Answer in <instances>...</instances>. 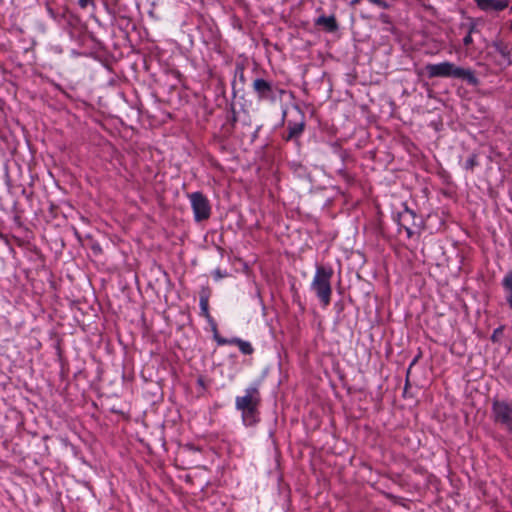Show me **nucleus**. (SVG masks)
Masks as SVG:
<instances>
[{
	"mask_svg": "<svg viewBox=\"0 0 512 512\" xmlns=\"http://www.w3.org/2000/svg\"><path fill=\"white\" fill-rule=\"evenodd\" d=\"M261 404L260 383L253 382L244 390V395L235 398V408L241 412L245 426H253L259 421Z\"/></svg>",
	"mask_w": 512,
	"mask_h": 512,
	"instance_id": "obj_1",
	"label": "nucleus"
},
{
	"mask_svg": "<svg viewBox=\"0 0 512 512\" xmlns=\"http://www.w3.org/2000/svg\"><path fill=\"white\" fill-rule=\"evenodd\" d=\"M425 71L429 78L444 77L465 80L472 86H477L479 80L473 70L456 66L454 63L444 61L437 64H427Z\"/></svg>",
	"mask_w": 512,
	"mask_h": 512,
	"instance_id": "obj_2",
	"label": "nucleus"
},
{
	"mask_svg": "<svg viewBox=\"0 0 512 512\" xmlns=\"http://www.w3.org/2000/svg\"><path fill=\"white\" fill-rule=\"evenodd\" d=\"M333 273L334 271L331 266L317 265L310 284L311 291L316 295L324 307L328 306L331 301V279L333 277Z\"/></svg>",
	"mask_w": 512,
	"mask_h": 512,
	"instance_id": "obj_3",
	"label": "nucleus"
},
{
	"mask_svg": "<svg viewBox=\"0 0 512 512\" xmlns=\"http://www.w3.org/2000/svg\"><path fill=\"white\" fill-rule=\"evenodd\" d=\"M491 411L494 422L499 423L512 433V403L505 400H494Z\"/></svg>",
	"mask_w": 512,
	"mask_h": 512,
	"instance_id": "obj_4",
	"label": "nucleus"
},
{
	"mask_svg": "<svg viewBox=\"0 0 512 512\" xmlns=\"http://www.w3.org/2000/svg\"><path fill=\"white\" fill-rule=\"evenodd\" d=\"M191 207L196 221H202L209 218L211 207L208 199L200 192H194L189 195Z\"/></svg>",
	"mask_w": 512,
	"mask_h": 512,
	"instance_id": "obj_5",
	"label": "nucleus"
},
{
	"mask_svg": "<svg viewBox=\"0 0 512 512\" xmlns=\"http://www.w3.org/2000/svg\"><path fill=\"white\" fill-rule=\"evenodd\" d=\"M477 6L485 12L502 11L508 7V0H474Z\"/></svg>",
	"mask_w": 512,
	"mask_h": 512,
	"instance_id": "obj_6",
	"label": "nucleus"
},
{
	"mask_svg": "<svg viewBox=\"0 0 512 512\" xmlns=\"http://www.w3.org/2000/svg\"><path fill=\"white\" fill-rule=\"evenodd\" d=\"M253 89L259 98H267L272 92V85L264 79L257 78L253 82Z\"/></svg>",
	"mask_w": 512,
	"mask_h": 512,
	"instance_id": "obj_7",
	"label": "nucleus"
},
{
	"mask_svg": "<svg viewBox=\"0 0 512 512\" xmlns=\"http://www.w3.org/2000/svg\"><path fill=\"white\" fill-rule=\"evenodd\" d=\"M501 284L504 290L506 303L509 309L512 311V270L508 271L504 275Z\"/></svg>",
	"mask_w": 512,
	"mask_h": 512,
	"instance_id": "obj_8",
	"label": "nucleus"
},
{
	"mask_svg": "<svg viewBox=\"0 0 512 512\" xmlns=\"http://www.w3.org/2000/svg\"><path fill=\"white\" fill-rule=\"evenodd\" d=\"M209 296L210 292L208 289H203L200 293L199 306L200 313L204 316L209 322H213L212 317L209 313Z\"/></svg>",
	"mask_w": 512,
	"mask_h": 512,
	"instance_id": "obj_9",
	"label": "nucleus"
},
{
	"mask_svg": "<svg viewBox=\"0 0 512 512\" xmlns=\"http://www.w3.org/2000/svg\"><path fill=\"white\" fill-rule=\"evenodd\" d=\"M316 24L323 26L329 32H333L338 28L334 16H320L317 18Z\"/></svg>",
	"mask_w": 512,
	"mask_h": 512,
	"instance_id": "obj_10",
	"label": "nucleus"
},
{
	"mask_svg": "<svg viewBox=\"0 0 512 512\" xmlns=\"http://www.w3.org/2000/svg\"><path fill=\"white\" fill-rule=\"evenodd\" d=\"M289 132H288V136H287V139H292V138H295V137H298L299 135H301V133L303 132V128H304V124L303 123H294V124H291L289 123Z\"/></svg>",
	"mask_w": 512,
	"mask_h": 512,
	"instance_id": "obj_11",
	"label": "nucleus"
},
{
	"mask_svg": "<svg viewBox=\"0 0 512 512\" xmlns=\"http://www.w3.org/2000/svg\"><path fill=\"white\" fill-rule=\"evenodd\" d=\"M237 342H238L237 346L243 354L250 355L253 353L254 349L250 342L242 340V339Z\"/></svg>",
	"mask_w": 512,
	"mask_h": 512,
	"instance_id": "obj_12",
	"label": "nucleus"
},
{
	"mask_svg": "<svg viewBox=\"0 0 512 512\" xmlns=\"http://www.w3.org/2000/svg\"><path fill=\"white\" fill-rule=\"evenodd\" d=\"M476 165H477L476 155H471L465 162V168L468 170H472Z\"/></svg>",
	"mask_w": 512,
	"mask_h": 512,
	"instance_id": "obj_13",
	"label": "nucleus"
},
{
	"mask_svg": "<svg viewBox=\"0 0 512 512\" xmlns=\"http://www.w3.org/2000/svg\"><path fill=\"white\" fill-rule=\"evenodd\" d=\"M227 276H228L227 271H222L221 269H215L213 271V277L216 281H218L224 277H227Z\"/></svg>",
	"mask_w": 512,
	"mask_h": 512,
	"instance_id": "obj_14",
	"label": "nucleus"
},
{
	"mask_svg": "<svg viewBox=\"0 0 512 512\" xmlns=\"http://www.w3.org/2000/svg\"><path fill=\"white\" fill-rule=\"evenodd\" d=\"M370 3L377 5L380 8L387 9L389 7L388 3L383 0H368Z\"/></svg>",
	"mask_w": 512,
	"mask_h": 512,
	"instance_id": "obj_15",
	"label": "nucleus"
},
{
	"mask_svg": "<svg viewBox=\"0 0 512 512\" xmlns=\"http://www.w3.org/2000/svg\"><path fill=\"white\" fill-rule=\"evenodd\" d=\"M411 217V218H414L415 217V213L412 211V210H409L408 208L405 209V211L401 214V218H406V217Z\"/></svg>",
	"mask_w": 512,
	"mask_h": 512,
	"instance_id": "obj_16",
	"label": "nucleus"
},
{
	"mask_svg": "<svg viewBox=\"0 0 512 512\" xmlns=\"http://www.w3.org/2000/svg\"><path fill=\"white\" fill-rule=\"evenodd\" d=\"M473 42V39H472V35H471V32H469L464 38H463V43L465 46H468L470 45L471 43Z\"/></svg>",
	"mask_w": 512,
	"mask_h": 512,
	"instance_id": "obj_17",
	"label": "nucleus"
},
{
	"mask_svg": "<svg viewBox=\"0 0 512 512\" xmlns=\"http://www.w3.org/2000/svg\"><path fill=\"white\" fill-rule=\"evenodd\" d=\"M214 338L218 345H227V338L219 337L217 334L214 335Z\"/></svg>",
	"mask_w": 512,
	"mask_h": 512,
	"instance_id": "obj_18",
	"label": "nucleus"
},
{
	"mask_svg": "<svg viewBox=\"0 0 512 512\" xmlns=\"http://www.w3.org/2000/svg\"><path fill=\"white\" fill-rule=\"evenodd\" d=\"M240 340L241 339L237 338V337L227 339V345H237L238 344L237 341H240Z\"/></svg>",
	"mask_w": 512,
	"mask_h": 512,
	"instance_id": "obj_19",
	"label": "nucleus"
},
{
	"mask_svg": "<svg viewBox=\"0 0 512 512\" xmlns=\"http://www.w3.org/2000/svg\"><path fill=\"white\" fill-rule=\"evenodd\" d=\"M89 1H90V0H79V2H78V3H79V6H80L81 8H86V7H87V5L89 4Z\"/></svg>",
	"mask_w": 512,
	"mask_h": 512,
	"instance_id": "obj_20",
	"label": "nucleus"
},
{
	"mask_svg": "<svg viewBox=\"0 0 512 512\" xmlns=\"http://www.w3.org/2000/svg\"><path fill=\"white\" fill-rule=\"evenodd\" d=\"M361 0H351L350 4L351 5H356L360 2Z\"/></svg>",
	"mask_w": 512,
	"mask_h": 512,
	"instance_id": "obj_21",
	"label": "nucleus"
},
{
	"mask_svg": "<svg viewBox=\"0 0 512 512\" xmlns=\"http://www.w3.org/2000/svg\"><path fill=\"white\" fill-rule=\"evenodd\" d=\"M407 233L410 235L411 234V230L408 228V227H405Z\"/></svg>",
	"mask_w": 512,
	"mask_h": 512,
	"instance_id": "obj_22",
	"label": "nucleus"
},
{
	"mask_svg": "<svg viewBox=\"0 0 512 512\" xmlns=\"http://www.w3.org/2000/svg\"><path fill=\"white\" fill-rule=\"evenodd\" d=\"M510 12L512 13V6L510 7Z\"/></svg>",
	"mask_w": 512,
	"mask_h": 512,
	"instance_id": "obj_23",
	"label": "nucleus"
}]
</instances>
